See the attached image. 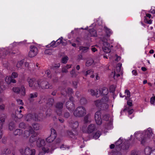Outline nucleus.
<instances>
[{"mask_svg":"<svg viewBox=\"0 0 155 155\" xmlns=\"http://www.w3.org/2000/svg\"><path fill=\"white\" fill-rule=\"evenodd\" d=\"M80 103L81 105H84L87 103V101L86 99L84 97H82L80 100Z\"/></svg>","mask_w":155,"mask_h":155,"instance_id":"37998d69","label":"nucleus"},{"mask_svg":"<svg viewBox=\"0 0 155 155\" xmlns=\"http://www.w3.org/2000/svg\"><path fill=\"white\" fill-rule=\"evenodd\" d=\"M98 89L94 90L93 89H89L88 90V92L92 96H96L97 97H98Z\"/></svg>","mask_w":155,"mask_h":155,"instance_id":"6ab92c4d","label":"nucleus"},{"mask_svg":"<svg viewBox=\"0 0 155 155\" xmlns=\"http://www.w3.org/2000/svg\"><path fill=\"white\" fill-rule=\"evenodd\" d=\"M12 78L10 76H7L5 79V81L8 84H9L11 83Z\"/></svg>","mask_w":155,"mask_h":155,"instance_id":"49530a36","label":"nucleus"},{"mask_svg":"<svg viewBox=\"0 0 155 155\" xmlns=\"http://www.w3.org/2000/svg\"><path fill=\"white\" fill-rule=\"evenodd\" d=\"M107 102H103L100 108L103 110L107 109L108 107V105L107 104Z\"/></svg>","mask_w":155,"mask_h":155,"instance_id":"c85d7f7f","label":"nucleus"},{"mask_svg":"<svg viewBox=\"0 0 155 155\" xmlns=\"http://www.w3.org/2000/svg\"><path fill=\"white\" fill-rule=\"evenodd\" d=\"M26 129L24 132L23 135L24 137L27 138L30 136V134H31L34 132V131L31 126L27 127Z\"/></svg>","mask_w":155,"mask_h":155,"instance_id":"f8f14e48","label":"nucleus"},{"mask_svg":"<svg viewBox=\"0 0 155 155\" xmlns=\"http://www.w3.org/2000/svg\"><path fill=\"white\" fill-rule=\"evenodd\" d=\"M23 61L22 60L19 61L17 64L16 67L18 68H20L23 64Z\"/></svg>","mask_w":155,"mask_h":155,"instance_id":"4d7b16f0","label":"nucleus"},{"mask_svg":"<svg viewBox=\"0 0 155 155\" xmlns=\"http://www.w3.org/2000/svg\"><path fill=\"white\" fill-rule=\"evenodd\" d=\"M5 118V116H2L0 117V120L2 123H3L4 122Z\"/></svg>","mask_w":155,"mask_h":155,"instance_id":"0e129e2a","label":"nucleus"},{"mask_svg":"<svg viewBox=\"0 0 155 155\" xmlns=\"http://www.w3.org/2000/svg\"><path fill=\"white\" fill-rule=\"evenodd\" d=\"M54 103V100L52 98H50L48 100L47 104L50 107L52 106Z\"/></svg>","mask_w":155,"mask_h":155,"instance_id":"e433bc0d","label":"nucleus"},{"mask_svg":"<svg viewBox=\"0 0 155 155\" xmlns=\"http://www.w3.org/2000/svg\"><path fill=\"white\" fill-rule=\"evenodd\" d=\"M40 87L42 89H51L52 88V84H49L48 82L46 81H42L40 83L39 82Z\"/></svg>","mask_w":155,"mask_h":155,"instance_id":"9b49d317","label":"nucleus"},{"mask_svg":"<svg viewBox=\"0 0 155 155\" xmlns=\"http://www.w3.org/2000/svg\"><path fill=\"white\" fill-rule=\"evenodd\" d=\"M96 129L95 125L93 124L89 125L87 128V130H85L84 128H82V130L84 132L90 133L92 132Z\"/></svg>","mask_w":155,"mask_h":155,"instance_id":"4468645a","label":"nucleus"},{"mask_svg":"<svg viewBox=\"0 0 155 155\" xmlns=\"http://www.w3.org/2000/svg\"><path fill=\"white\" fill-rule=\"evenodd\" d=\"M151 150V149L149 147H146L144 150L145 153L147 155H150Z\"/></svg>","mask_w":155,"mask_h":155,"instance_id":"58836bf2","label":"nucleus"},{"mask_svg":"<svg viewBox=\"0 0 155 155\" xmlns=\"http://www.w3.org/2000/svg\"><path fill=\"white\" fill-rule=\"evenodd\" d=\"M86 113V109L82 106L78 107L74 111L73 114L77 117H82L85 115Z\"/></svg>","mask_w":155,"mask_h":155,"instance_id":"7ed1b4c3","label":"nucleus"},{"mask_svg":"<svg viewBox=\"0 0 155 155\" xmlns=\"http://www.w3.org/2000/svg\"><path fill=\"white\" fill-rule=\"evenodd\" d=\"M13 91L17 94H19L20 93V89L19 88L17 87H14L13 88Z\"/></svg>","mask_w":155,"mask_h":155,"instance_id":"79ce46f5","label":"nucleus"},{"mask_svg":"<svg viewBox=\"0 0 155 155\" xmlns=\"http://www.w3.org/2000/svg\"><path fill=\"white\" fill-rule=\"evenodd\" d=\"M19 151L22 155H35L36 152L35 149H30L28 147H26L24 150L20 149Z\"/></svg>","mask_w":155,"mask_h":155,"instance_id":"39448f33","label":"nucleus"},{"mask_svg":"<svg viewBox=\"0 0 155 155\" xmlns=\"http://www.w3.org/2000/svg\"><path fill=\"white\" fill-rule=\"evenodd\" d=\"M127 110L129 114H131L134 112V110L132 109H130L129 107H126L124 110V111Z\"/></svg>","mask_w":155,"mask_h":155,"instance_id":"f704fd0d","label":"nucleus"},{"mask_svg":"<svg viewBox=\"0 0 155 155\" xmlns=\"http://www.w3.org/2000/svg\"><path fill=\"white\" fill-rule=\"evenodd\" d=\"M91 118L90 115H87L84 117V121L85 123L90 122L91 121Z\"/></svg>","mask_w":155,"mask_h":155,"instance_id":"72a5a7b5","label":"nucleus"},{"mask_svg":"<svg viewBox=\"0 0 155 155\" xmlns=\"http://www.w3.org/2000/svg\"><path fill=\"white\" fill-rule=\"evenodd\" d=\"M20 92L22 96H24L26 94L25 89L23 85L21 86Z\"/></svg>","mask_w":155,"mask_h":155,"instance_id":"473e14b6","label":"nucleus"},{"mask_svg":"<svg viewBox=\"0 0 155 155\" xmlns=\"http://www.w3.org/2000/svg\"><path fill=\"white\" fill-rule=\"evenodd\" d=\"M51 133L50 136L46 139V141L49 143L53 142L56 137L57 135L55 130L53 128L51 129Z\"/></svg>","mask_w":155,"mask_h":155,"instance_id":"0eeeda50","label":"nucleus"},{"mask_svg":"<svg viewBox=\"0 0 155 155\" xmlns=\"http://www.w3.org/2000/svg\"><path fill=\"white\" fill-rule=\"evenodd\" d=\"M153 133L151 128H149L147 130L144 131L142 133L139 132L135 133V137L139 140L141 144H144L147 140V138H150L152 136Z\"/></svg>","mask_w":155,"mask_h":155,"instance_id":"f257e3e1","label":"nucleus"},{"mask_svg":"<svg viewBox=\"0 0 155 155\" xmlns=\"http://www.w3.org/2000/svg\"><path fill=\"white\" fill-rule=\"evenodd\" d=\"M15 126V124L14 122H11L9 124L8 129L10 130H12L14 129Z\"/></svg>","mask_w":155,"mask_h":155,"instance_id":"2f4dec72","label":"nucleus"},{"mask_svg":"<svg viewBox=\"0 0 155 155\" xmlns=\"http://www.w3.org/2000/svg\"><path fill=\"white\" fill-rule=\"evenodd\" d=\"M101 134L100 131H97L93 135V137L95 139H98L101 135Z\"/></svg>","mask_w":155,"mask_h":155,"instance_id":"ea45409f","label":"nucleus"},{"mask_svg":"<svg viewBox=\"0 0 155 155\" xmlns=\"http://www.w3.org/2000/svg\"><path fill=\"white\" fill-rule=\"evenodd\" d=\"M22 112V110H19L18 109H17L15 111V115L18 118L21 119L23 117L22 114L21 113Z\"/></svg>","mask_w":155,"mask_h":155,"instance_id":"b1692460","label":"nucleus"},{"mask_svg":"<svg viewBox=\"0 0 155 155\" xmlns=\"http://www.w3.org/2000/svg\"><path fill=\"white\" fill-rule=\"evenodd\" d=\"M71 64H67L66 66L63 67L62 68L61 71L63 73H67L68 72V70L71 68Z\"/></svg>","mask_w":155,"mask_h":155,"instance_id":"5701e85b","label":"nucleus"},{"mask_svg":"<svg viewBox=\"0 0 155 155\" xmlns=\"http://www.w3.org/2000/svg\"><path fill=\"white\" fill-rule=\"evenodd\" d=\"M144 20L145 23L148 24H151L152 23L151 20L150 19H148L146 17H144Z\"/></svg>","mask_w":155,"mask_h":155,"instance_id":"603ef678","label":"nucleus"},{"mask_svg":"<svg viewBox=\"0 0 155 155\" xmlns=\"http://www.w3.org/2000/svg\"><path fill=\"white\" fill-rule=\"evenodd\" d=\"M104 28L106 32V36L105 37H103L101 39V41L103 45L102 49L104 52L108 53L110 51V49L109 48L110 45L107 42V38L112 34V32L110 29L106 27H104Z\"/></svg>","mask_w":155,"mask_h":155,"instance_id":"f03ea898","label":"nucleus"},{"mask_svg":"<svg viewBox=\"0 0 155 155\" xmlns=\"http://www.w3.org/2000/svg\"><path fill=\"white\" fill-rule=\"evenodd\" d=\"M46 114L47 116H50L51 115V110L50 109H48L46 112Z\"/></svg>","mask_w":155,"mask_h":155,"instance_id":"338daca9","label":"nucleus"},{"mask_svg":"<svg viewBox=\"0 0 155 155\" xmlns=\"http://www.w3.org/2000/svg\"><path fill=\"white\" fill-rule=\"evenodd\" d=\"M89 32L91 36L96 37L97 36L96 31L94 29H90Z\"/></svg>","mask_w":155,"mask_h":155,"instance_id":"c756f323","label":"nucleus"},{"mask_svg":"<svg viewBox=\"0 0 155 155\" xmlns=\"http://www.w3.org/2000/svg\"><path fill=\"white\" fill-rule=\"evenodd\" d=\"M103 120L107 121L109 119V115L108 114L105 115L103 116Z\"/></svg>","mask_w":155,"mask_h":155,"instance_id":"69168bd1","label":"nucleus"},{"mask_svg":"<svg viewBox=\"0 0 155 155\" xmlns=\"http://www.w3.org/2000/svg\"><path fill=\"white\" fill-rule=\"evenodd\" d=\"M42 149L43 151L45 153H48L50 151V149L46 147H42Z\"/></svg>","mask_w":155,"mask_h":155,"instance_id":"09e8293b","label":"nucleus"},{"mask_svg":"<svg viewBox=\"0 0 155 155\" xmlns=\"http://www.w3.org/2000/svg\"><path fill=\"white\" fill-rule=\"evenodd\" d=\"M37 145L38 147H42L45 145V142L44 140L38 138L37 141Z\"/></svg>","mask_w":155,"mask_h":155,"instance_id":"f3484780","label":"nucleus"},{"mask_svg":"<svg viewBox=\"0 0 155 155\" xmlns=\"http://www.w3.org/2000/svg\"><path fill=\"white\" fill-rule=\"evenodd\" d=\"M30 48V50L29 52V56L30 57H33L38 54V49L34 45H31Z\"/></svg>","mask_w":155,"mask_h":155,"instance_id":"9d476101","label":"nucleus"},{"mask_svg":"<svg viewBox=\"0 0 155 155\" xmlns=\"http://www.w3.org/2000/svg\"><path fill=\"white\" fill-rule=\"evenodd\" d=\"M56 43V42L55 41H53L50 44L46 45V47L48 48L51 47H55L54 45Z\"/></svg>","mask_w":155,"mask_h":155,"instance_id":"8fccbe9b","label":"nucleus"},{"mask_svg":"<svg viewBox=\"0 0 155 155\" xmlns=\"http://www.w3.org/2000/svg\"><path fill=\"white\" fill-rule=\"evenodd\" d=\"M27 81L30 87H31L33 89H38L40 87L39 82L36 81L35 78H28L27 79Z\"/></svg>","mask_w":155,"mask_h":155,"instance_id":"20e7f679","label":"nucleus"},{"mask_svg":"<svg viewBox=\"0 0 155 155\" xmlns=\"http://www.w3.org/2000/svg\"><path fill=\"white\" fill-rule=\"evenodd\" d=\"M113 76L114 78L115 79L116 78L119 77L120 76V74H117L116 71H114V74Z\"/></svg>","mask_w":155,"mask_h":155,"instance_id":"e2e57ef3","label":"nucleus"},{"mask_svg":"<svg viewBox=\"0 0 155 155\" xmlns=\"http://www.w3.org/2000/svg\"><path fill=\"white\" fill-rule=\"evenodd\" d=\"M37 139H38L37 136L35 134H33L30 137L29 141L30 143H33Z\"/></svg>","mask_w":155,"mask_h":155,"instance_id":"bb28decb","label":"nucleus"},{"mask_svg":"<svg viewBox=\"0 0 155 155\" xmlns=\"http://www.w3.org/2000/svg\"><path fill=\"white\" fill-rule=\"evenodd\" d=\"M96 62L93 60L91 58H89L88 59L86 63V65L87 66H90L94 63H95Z\"/></svg>","mask_w":155,"mask_h":155,"instance_id":"cd10ccee","label":"nucleus"},{"mask_svg":"<svg viewBox=\"0 0 155 155\" xmlns=\"http://www.w3.org/2000/svg\"><path fill=\"white\" fill-rule=\"evenodd\" d=\"M70 116V114L68 112H65L64 114V117L65 118H68Z\"/></svg>","mask_w":155,"mask_h":155,"instance_id":"680f3d73","label":"nucleus"},{"mask_svg":"<svg viewBox=\"0 0 155 155\" xmlns=\"http://www.w3.org/2000/svg\"><path fill=\"white\" fill-rule=\"evenodd\" d=\"M79 74V72L75 71V69H72L70 71V74L71 77L75 78Z\"/></svg>","mask_w":155,"mask_h":155,"instance_id":"a878e982","label":"nucleus"},{"mask_svg":"<svg viewBox=\"0 0 155 155\" xmlns=\"http://www.w3.org/2000/svg\"><path fill=\"white\" fill-rule=\"evenodd\" d=\"M101 95H104V97L107 96L108 98V97L107 96V94L108 93V89L105 87H104L102 88L101 91H99Z\"/></svg>","mask_w":155,"mask_h":155,"instance_id":"dca6fc26","label":"nucleus"},{"mask_svg":"<svg viewBox=\"0 0 155 155\" xmlns=\"http://www.w3.org/2000/svg\"><path fill=\"white\" fill-rule=\"evenodd\" d=\"M23 131L22 130L18 129L15 130L13 134L15 136H20L23 134Z\"/></svg>","mask_w":155,"mask_h":155,"instance_id":"393cba45","label":"nucleus"},{"mask_svg":"<svg viewBox=\"0 0 155 155\" xmlns=\"http://www.w3.org/2000/svg\"><path fill=\"white\" fill-rule=\"evenodd\" d=\"M129 146V144L127 142L124 143L121 146V148L123 150H126L128 149Z\"/></svg>","mask_w":155,"mask_h":155,"instance_id":"7c9ffc66","label":"nucleus"},{"mask_svg":"<svg viewBox=\"0 0 155 155\" xmlns=\"http://www.w3.org/2000/svg\"><path fill=\"white\" fill-rule=\"evenodd\" d=\"M82 41V39L80 37H77L76 39V41L79 44L81 43Z\"/></svg>","mask_w":155,"mask_h":155,"instance_id":"774afa93","label":"nucleus"},{"mask_svg":"<svg viewBox=\"0 0 155 155\" xmlns=\"http://www.w3.org/2000/svg\"><path fill=\"white\" fill-rule=\"evenodd\" d=\"M33 128L35 130H38L41 128L39 124H34L32 125Z\"/></svg>","mask_w":155,"mask_h":155,"instance_id":"4c0bfd02","label":"nucleus"},{"mask_svg":"<svg viewBox=\"0 0 155 155\" xmlns=\"http://www.w3.org/2000/svg\"><path fill=\"white\" fill-rule=\"evenodd\" d=\"M124 93L126 95V99H127V98H129L130 96V91L127 89L125 90Z\"/></svg>","mask_w":155,"mask_h":155,"instance_id":"c03bdc74","label":"nucleus"},{"mask_svg":"<svg viewBox=\"0 0 155 155\" xmlns=\"http://www.w3.org/2000/svg\"><path fill=\"white\" fill-rule=\"evenodd\" d=\"M50 71L49 70H48L46 71L45 74L48 76V77L49 78H51V76L50 74Z\"/></svg>","mask_w":155,"mask_h":155,"instance_id":"052dcab7","label":"nucleus"},{"mask_svg":"<svg viewBox=\"0 0 155 155\" xmlns=\"http://www.w3.org/2000/svg\"><path fill=\"white\" fill-rule=\"evenodd\" d=\"M123 142V140L121 138H120L116 142L115 144L116 146H118L121 144Z\"/></svg>","mask_w":155,"mask_h":155,"instance_id":"3c124183","label":"nucleus"},{"mask_svg":"<svg viewBox=\"0 0 155 155\" xmlns=\"http://www.w3.org/2000/svg\"><path fill=\"white\" fill-rule=\"evenodd\" d=\"M109 100V98L107 96L103 97L101 100H98L94 101V104L97 107L100 108L101 105L103 102H108Z\"/></svg>","mask_w":155,"mask_h":155,"instance_id":"423d86ee","label":"nucleus"},{"mask_svg":"<svg viewBox=\"0 0 155 155\" xmlns=\"http://www.w3.org/2000/svg\"><path fill=\"white\" fill-rule=\"evenodd\" d=\"M38 94L37 92H34L30 94L29 96L28 100L31 102L33 101V99L37 97Z\"/></svg>","mask_w":155,"mask_h":155,"instance_id":"4be33fe9","label":"nucleus"},{"mask_svg":"<svg viewBox=\"0 0 155 155\" xmlns=\"http://www.w3.org/2000/svg\"><path fill=\"white\" fill-rule=\"evenodd\" d=\"M89 48L87 47L80 46L79 49L81 50L83 52H86L87 51Z\"/></svg>","mask_w":155,"mask_h":155,"instance_id":"c9c22d12","label":"nucleus"},{"mask_svg":"<svg viewBox=\"0 0 155 155\" xmlns=\"http://www.w3.org/2000/svg\"><path fill=\"white\" fill-rule=\"evenodd\" d=\"M94 118L96 124L98 125L101 124L102 122L101 118V113L100 111H97L96 112Z\"/></svg>","mask_w":155,"mask_h":155,"instance_id":"ddd939ff","label":"nucleus"},{"mask_svg":"<svg viewBox=\"0 0 155 155\" xmlns=\"http://www.w3.org/2000/svg\"><path fill=\"white\" fill-rule=\"evenodd\" d=\"M56 107L58 109L56 110L57 114L59 115L60 116L62 114V111L61 109L63 107V104L61 102L58 103L56 106Z\"/></svg>","mask_w":155,"mask_h":155,"instance_id":"2eb2a0df","label":"nucleus"},{"mask_svg":"<svg viewBox=\"0 0 155 155\" xmlns=\"http://www.w3.org/2000/svg\"><path fill=\"white\" fill-rule=\"evenodd\" d=\"M62 37H61L59 38L56 41V44L58 45H59L61 43L62 44H63L62 41Z\"/></svg>","mask_w":155,"mask_h":155,"instance_id":"6e6d98bb","label":"nucleus"},{"mask_svg":"<svg viewBox=\"0 0 155 155\" xmlns=\"http://www.w3.org/2000/svg\"><path fill=\"white\" fill-rule=\"evenodd\" d=\"M28 126H26L24 123H20L19 125V127L21 128L26 129V127H28Z\"/></svg>","mask_w":155,"mask_h":155,"instance_id":"a18cd8bd","label":"nucleus"},{"mask_svg":"<svg viewBox=\"0 0 155 155\" xmlns=\"http://www.w3.org/2000/svg\"><path fill=\"white\" fill-rule=\"evenodd\" d=\"M121 65L122 64L119 63L118 64L117 66L116 69L117 72H118L120 71Z\"/></svg>","mask_w":155,"mask_h":155,"instance_id":"864d4df0","label":"nucleus"},{"mask_svg":"<svg viewBox=\"0 0 155 155\" xmlns=\"http://www.w3.org/2000/svg\"><path fill=\"white\" fill-rule=\"evenodd\" d=\"M70 126L73 129H76L78 126V123L77 121L71 120L69 122Z\"/></svg>","mask_w":155,"mask_h":155,"instance_id":"a211bd4d","label":"nucleus"},{"mask_svg":"<svg viewBox=\"0 0 155 155\" xmlns=\"http://www.w3.org/2000/svg\"><path fill=\"white\" fill-rule=\"evenodd\" d=\"M18 74L15 72H13L12 73L11 77L12 78H17L18 76Z\"/></svg>","mask_w":155,"mask_h":155,"instance_id":"5fc2aeb1","label":"nucleus"},{"mask_svg":"<svg viewBox=\"0 0 155 155\" xmlns=\"http://www.w3.org/2000/svg\"><path fill=\"white\" fill-rule=\"evenodd\" d=\"M45 54L51 55L52 54L51 50L50 49H46L45 51Z\"/></svg>","mask_w":155,"mask_h":155,"instance_id":"13d9d810","label":"nucleus"},{"mask_svg":"<svg viewBox=\"0 0 155 155\" xmlns=\"http://www.w3.org/2000/svg\"><path fill=\"white\" fill-rule=\"evenodd\" d=\"M94 73V71L92 69H90L87 71L84 74L85 76H87L88 75L92 74Z\"/></svg>","mask_w":155,"mask_h":155,"instance_id":"a19ab883","label":"nucleus"},{"mask_svg":"<svg viewBox=\"0 0 155 155\" xmlns=\"http://www.w3.org/2000/svg\"><path fill=\"white\" fill-rule=\"evenodd\" d=\"M150 103L154 105L155 104V96L154 97H152L150 98Z\"/></svg>","mask_w":155,"mask_h":155,"instance_id":"bf43d9fd","label":"nucleus"},{"mask_svg":"<svg viewBox=\"0 0 155 155\" xmlns=\"http://www.w3.org/2000/svg\"><path fill=\"white\" fill-rule=\"evenodd\" d=\"M35 115H33V114H29L27 115L26 117V120L27 121H30L31 120L33 119L34 120L36 121L37 120H41V119L42 118L41 117L42 116V114H40L38 116H37V117L35 116V117H34V116Z\"/></svg>","mask_w":155,"mask_h":155,"instance_id":"1a4fd4ad","label":"nucleus"},{"mask_svg":"<svg viewBox=\"0 0 155 155\" xmlns=\"http://www.w3.org/2000/svg\"><path fill=\"white\" fill-rule=\"evenodd\" d=\"M68 59V58L67 56L64 57L61 59V62L63 63L66 64L67 62Z\"/></svg>","mask_w":155,"mask_h":155,"instance_id":"de8ad7c7","label":"nucleus"},{"mask_svg":"<svg viewBox=\"0 0 155 155\" xmlns=\"http://www.w3.org/2000/svg\"><path fill=\"white\" fill-rule=\"evenodd\" d=\"M61 139L59 138H57L54 141V145L52 146V149L53 150L57 148L59 145V143L61 142Z\"/></svg>","mask_w":155,"mask_h":155,"instance_id":"aec40b11","label":"nucleus"},{"mask_svg":"<svg viewBox=\"0 0 155 155\" xmlns=\"http://www.w3.org/2000/svg\"><path fill=\"white\" fill-rule=\"evenodd\" d=\"M73 97H71L70 98V101L66 103V107L70 111H72L75 108L74 104L73 102Z\"/></svg>","mask_w":155,"mask_h":155,"instance_id":"6e6552de","label":"nucleus"},{"mask_svg":"<svg viewBox=\"0 0 155 155\" xmlns=\"http://www.w3.org/2000/svg\"><path fill=\"white\" fill-rule=\"evenodd\" d=\"M11 153V151L9 149L5 148L2 150L1 155H9Z\"/></svg>","mask_w":155,"mask_h":155,"instance_id":"412c9836","label":"nucleus"}]
</instances>
